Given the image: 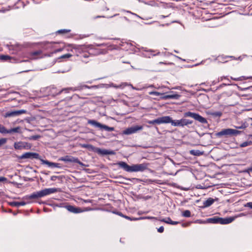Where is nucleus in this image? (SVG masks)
Instances as JSON below:
<instances>
[{"label": "nucleus", "mask_w": 252, "mask_h": 252, "mask_svg": "<svg viewBox=\"0 0 252 252\" xmlns=\"http://www.w3.org/2000/svg\"><path fill=\"white\" fill-rule=\"evenodd\" d=\"M117 164L120 168L128 172H143L148 169L149 165V163H143L141 164H133L130 166L124 161L118 162L117 163Z\"/></svg>", "instance_id": "nucleus-1"}, {"label": "nucleus", "mask_w": 252, "mask_h": 252, "mask_svg": "<svg viewBox=\"0 0 252 252\" xmlns=\"http://www.w3.org/2000/svg\"><path fill=\"white\" fill-rule=\"evenodd\" d=\"M61 191V189L60 188L45 189L38 191L34 192L30 195H27L25 197V199L27 200L38 199Z\"/></svg>", "instance_id": "nucleus-2"}, {"label": "nucleus", "mask_w": 252, "mask_h": 252, "mask_svg": "<svg viewBox=\"0 0 252 252\" xmlns=\"http://www.w3.org/2000/svg\"><path fill=\"white\" fill-rule=\"evenodd\" d=\"M72 51L74 52L77 56H80L84 59L89 58L91 54L88 52V48L85 45H75Z\"/></svg>", "instance_id": "nucleus-3"}, {"label": "nucleus", "mask_w": 252, "mask_h": 252, "mask_svg": "<svg viewBox=\"0 0 252 252\" xmlns=\"http://www.w3.org/2000/svg\"><path fill=\"white\" fill-rule=\"evenodd\" d=\"M84 88H90V87L87 85H83L82 86H78L75 88L70 87L64 88L61 90H57L56 88L53 87L51 90V92L53 95H56L61 94L63 92L67 93H68L69 91H75L77 90H81Z\"/></svg>", "instance_id": "nucleus-4"}, {"label": "nucleus", "mask_w": 252, "mask_h": 252, "mask_svg": "<svg viewBox=\"0 0 252 252\" xmlns=\"http://www.w3.org/2000/svg\"><path fill=\"white\" fill-rule=\"evenodd\" d=\"M242 131L232 128H225L222 129L220 131L216 133V136L218 137H221L222 136L228 137L233 135L240 134Z\"/></svg>", "instance_id": "nucleus-5"}, {"label": "nucleus", "mask_w": 252, "mask_h": 252, "mask_svg": "<svg viewBox=\"0 0 252 252\" xmlns=\"http://www.w3.org/2000/svg\"><path fill=\"white\" fill-rule=\"evenodd\" d=\"M0 133L3 134H12L15 133H22V128L20 126H17L15 127L11 128L9 129H7L3 125L0 124Z\"/></svg>", "instance_id": "nucleus-6"}, {"label": "nucleus", "mask_w": 252, "mask_h": 252, "mask_svg": "<svg viewBox=\"0 0 252 252\" xmlns=\"http://www.w3.org/2000/svg\"><path fill=\"white\" fill-rule=\"evenodd\" d=\"M184 116L186 117H191L203 124H207L208 123L207 120L205 118L197 113L189 111L185 113Z\"/></svg>", "instance_id": "nucleus-7"}, {"label": "nucleus", "mask_w": 252, "mask_h": 252, "mask_svg": "<svg viewBox=\"0 0 252 252\" xmlns=\"http://www.w3.org/2000/svg\"><path fill=\"white\" fill-rule=\"evenodd\" d=\"M88 123L95 127H99L101 129H104L107 131H113L114 130V128L113 127H109L106 125H102L94 120H89Z\"/></svg>", "instance_id": "nucleus-8"}, {"label": "nucleus", "mask_w": 252, "mask_h": 252, "mask_svg": "<svg viewBox=\"0 0 252 252\" xmlns=\"http://www.w3.org/2000/svg\"><path fill=\"white\" fill-rule=\"evenodd\" d=\"M149 94L150 95H155L156 96H159L160 95H163L161 98L162 99H178L179 98L180 95L178 94H168V95H164L163 93H160L158 92L153 91L150 92L149 93Z\"/></svg>", "instance_id": "nucleus-9"}, {"label": "nucleus", "mask_w": 252, "mask_h": 252, "mask_svg": "<svg viewBox=\"0 0 252 252\" xmlns=\"http://www.w3.org/2000/svg\"><path fill=\"white\" fill-rule=\"evenodd\" d=\"M173 123V126L184 127L185 126H188L189 125H191L193 123V121L185 118H182L180 120H174V122Z\"/></svg>", "instance_id": "nucleus-10"}, {"label": "nucleus", "mask_w": 252, "mask_h": 252, "mask_svg": "<svg viewBox=\"0 0 252 252\" xmlns=\"http://www.w3.org/2000/svg\"><path fill=\"white\" fill-rule=\"evenodd\" d=\"M58 160L65 162L76 163L81 166L85 165L81 161L79 160L77 158H75L71 156H65L64 157H61L59 158Z\"/></svg>", "instance_id": "nucleus-11"}, {"label": "nucleus", "mask_w": 252, "mask_h": 252, "mask_svg": "<svg viewBox=\"0 0 252 252\" xmlns=\"http://www.w3.org/2000/svg\"><path fill=\"white\" fill-rule=\"evenodd\" d=\"M27 112V111L26 110H24V109L14 110V111H9L6 112L4 114V117L5 118L15 117V116H18L24 114H26Z\"/></svg>", "instance_id": "nucleus-12"}, {"label": "nucleus", "mask_w": 252, "mask_h": 252, "mask_svg": "<svg viewBox=\"0 0 252 252\" xmlns=\"http://www.w3.org/2000/svg\"><path fill=\"white\" fill-rule=\"evenodd\" d=\"M143 128L142 126H134L126 129L123 131V133L126 135H130L137 132L139 130H141Z\"/></svg>", "instance_id": "nucleus-13"}, {"label": "nucleus", "mask_w": 252, "mask_h": 252, "mask_svg": "<svg viewBox=\"0 0 252 252\" xmlns=\"http://www.w3.org/2000/svg\"><path fill=\"white\" fill-rule=\"evenodd\" d=\"M14 148L16 150L26 149L28 150L31 149L32 145L30 143L25 142H17L14 143Z\"/></svg>", "instance_id": "nucleus-14"}, {"label": "nucleus", "mask_w": 252, "mask_h": 252, "mask_svg": "<svg viewBox=\"0 0 252 252\" xmlns=\"http://www.w3.org/2000/svg\"><path fill=\"white\" fill-rule=\"evenodd\" d=\"M20 158L21 159H38L41 160L40 157L39 155L36 153L27 152L22 155Z\"/></svg>", "instance_id": "nucleus-15"}, {"label": "nucleus", "mask_w": 252, "mask_h": 252, "mask_svg": "<svg viewBox=\"0 0 252 252\" xmlns=\"http://www.w3.org/2000/svg\"><path fill=\"white\" fill-rule=\"evenodd\" d=\"M158 125L170 123L173 126L174 120L170 116H163L158 118Z\"/></svg>", "instance_id": "nucleus-16"}, {"label": "nucleus", "mask_w": 252, "mask_h": 252, "mask_svg": "<svg viewBox=\"0 0 252 252\" xmlns=\"http://www.w3.org/2000/svg\"><path fill=\"white\" fill-rule=\"evenodd\" d=\"M95 152L101 155H113L115 154V152L112 150L101 149L100 148H97Z\"/></svg>", "instance_id": "nucleus-17"}, {"label": "nucleus", "mask_w": 252, "mask_h": 252, "mask_svg": "<svg viewBox=\"0 0 252 252\" xmlns=\"http://www.w3.org/2000/svg\"><path fill=\"white\" fill-rule=\"evenodd\" d=\"M41 161L42 164H46L52 168H61L62 167L61 164L59 163L52 162L44 159H41Z\"/></svg>", "instance_id": "nucleus-18"}, {"label": "nucleus", "mask_w": 252, "mask_h": 252, "mask_svg": "<svg viewBox=\"0 0 252 252\" xmlns=\"http://www.w3.org/2000/svg\"><path fill=\"white\" fill-rule=\"evenodd\" d=\"M65 208L71 213L77 214L82 212V210L80 208L76 207L72 205H66Z\"/></svg>", "instance_id": "nucleus-19"}, {"label": "nucleus", "mask_w": 252, "mask_h": 252, "mask_svg": "<svg viewBox=\"0 0 252 252\" xmlns=\"http://www.w3.org/2000/svg\"><path fill=\"white\" fill-rule=\"evenodd\" d=\"M234 217H228V218H219V224H227L232 222L233 220H234Z\"/></svg>", "instance_id": "nucleus-20"}, {"label": "nucleus", "mask_w": 252, "mask_h": 252, "mask_svg": "<svg viewBox=\"0 0 252 252\" xmlns=\"http://www.w3.org/2000/svg\"><path fill=\"white\" fill-rule=\"evenodd\" d=\"M0 59L2 61H10L11 63H15V60L13 59L12 57L8 56V55H1L0 56Z\"/></svg>", "instance_id": "nucleus-21"}, {"label": "nucleus", "mask_w": 252, "mask_h": 252, "mask_svg": "<svg viewBox=\"0 0 252 252\" xmlns=\"http://www.w3.org/2000/svg\"><path fill=\"white\" fill-rule=\"evenodd\" d=\"M215 202V200L212 198H209L203 202V205L205 207L210 206Z\"/></svg>", "instance_id": "nucleus-22"}, {"label": "nucleus", "mask_w": 252, "mask_h": 252, "mask_svg": "<svg viewBox=\"0 0 252 252\" xmlns=\"http://www.w3.org/2000/svg\"><path fill=\"white\" fill-rule=\"evenodd\" d=\"M10 204L12 206L18 207L21 206L25 205L26 204V203L24 201H21V202L13 201V202H10Z\"/></svg>", "instance_id": "nucleus-23"}, {"label": "nucleus", "mask_w": 252, "mask_h": 252, "mask_svg": "<svg viewBox=\"0 0 252 252\" xmlns=\"http://www.w3.org/2000/svg\"><path fill=\"white\" fill-rule=\"evenodd\" d=\"M251 78H252V76L246 77L244 76H242L238 77V78H234L233 77H231V79L235 80V81H243V80H247L248 79H251Z\"/></svg>", "instance_id": "nucleus-24"}, {"label": "nucleus", "mask_w": 252, "mask_h": 252, "mask_svg": "<svg viewBox=\"0 0 252 252\" xmlns=\"http://www.w3.org/2000/svg\"><path fill=\"white\" fill-rule=\"evenodd\" d=\"M219 217H215L209 218L207 220V221L212 223H219Z\"/></svg>", "instance_id": "nucleus-25"}, {"label": "nucleus", "mask_w": 252, "mask_h": 252, "mask_svg": "<svg viewBox=\"0 0 252 252\" xmlns=\"http://www.w3.org/2000/svg\"><path fill=\"white\" fill-rule=\"evenodd\" d=\"M252 145V141H245L243 142L240 145V147L241 148L245 147L248 146H251Z\"/></svg>", "instance_id": "nucleus-26"}, {"label": "nucleus", "mask_w": 252, "mask_h": 252, "mask_svg": "<svg viewBox=\"0 0 252 252\" xmlns=\"http://www.w3.org/2000/svg\"><path fill=\"white\" fill-rule=\"evenodd\" d=\"M190 154L193 156H200L202 154V153L199 150H192L190 151Z\"/></svg>", "instance_id": "nucleus-27"}, {"label": "nucleus", "mask_w": 252, "mask_h": 252, "mask_svg": "<svg viewBox=\"0 0 252 252\" xmlns=\"http://www.w3.org/2000/svg\"><path fill=\"white\" fill-rule=\"evenodd\" d=\"M222 113L220 111L214 112L211 113V115L214 117H220L222 115Z\"/></svg>", "instance_id": "nucleus-28"}, {"label": "nucleus", "mask_w": 252, "mask_h": 252, "mask_svg": "<svg viewBox=\"0 0 252 252\" xmlns=\"http://www.w3.org/2000/svg\"><path fill=\"white\" fill-rule=\"evenodd\" d=\"M182 215L184 217H190L191 216V213L189 210H186L183 212Z\"/></svg>", "instance_id": "nucleus-29"}, {"label": "nucleus", "mask_w": 252, "mask_h": 252, "mask_svg": "<svg viewBox=\"0 0 252 252\" xmlns=\"http://www.w3.org/2000/svg\"><path fill=\"white\" fill-rule=\"evenodd\" d=\"M40 137H41V136L39 135H32V136H31L28 137V139L31 140H36L39 139Z\"/></svg>", "instance_id": "nucleus-30"}, {"label": "nucleus", "mask_w": 252, "mask_h": 252, "mask_svg": "<svg viewBox=\"0 0 252 252\" xmlns=\"http://www.w3.org/2000/svg\"><path fill=\"white\" fill-rule=\"evenodd\" d=\"M148 124H152V125H155V124H158V118L152 120V121H148L147 122Z\"/></svg>", "instance_id": "nucleus-31"}, {"label": "nucleus", "mask_w": 252, "mask_h": 252, "mask_svg": "<svg viewBox=\"0 0 252 252\" xmlns=\"http://www.w3.org/2000/svg\"><path fill=\"white\" fill-rule=\"evenodd\" d=\"M160 221L168 224H170V222H172V220L169 217L161 220Z\"/></svg>", "instance_id": "nucleus-32"}, {"label": "nucleus", "mask_w": 252, "mask_h": 252, "mask_svg": "<svg viewBox=\"0 0 252 252\" xmlns=\"http://www.w3.org/2000/svg\"><path fill=\"white\" fill-rule=\"evenodd\" d=\"M42 51L41 50H37L36 51L32 52L31 53V55L32 56H37L41 54Z\"/></svg>", "instance_id": "nucleus-33"}, {"label": "nucleus", "mask_w": 252, "mask_h": 252, "mask_svg": "<svg viewBox=\"0 0 252 252\" xmlns=\"http://www.w3.org/2000/svg\"><path fill=\"white\" fill-rule=\"evenodd\" d=\"M70 32V30H66V29H63V30H60L57 31V33H67Z\"/></svg>", "instance_id": "nucleus-34"}, {"label": "nucleus", "mask_w": 252, "mask_h": 252, "mask_svg": "<svg viewBox=\"0 0 252 252\" xmlns=\"http://www.w3.org/2000/svg\"><path fill=\"white\" fill-rule=\"evenodd\" d=\"M7 139L5 138H2L0 139V147L6 143Z\"/></svg>", "instance_id": "nucleus-35"}, {"label": "nucleus", "mask_w": 252, "mask_h": 252, "mask_svg": "<svg viewBox=\"0 0 252 252\" xmlns=\"http://www.w3.org/2000/svg\"><path fill=\"white\" fill-rule=\"evenodd\" d=\"M245 206L246 207H249L252 209V202H249L247 203V204L245 205Z\"/></svg>", "instance_id": "nucleus-36"}, {"label": "nucleus", "mask_w": 252, "mask_h": 252, "mask_svg": "<svg viewBox=\"0 0 252 252\" xmlns=\"http://www.w3.org/2000/svg\"><path fill=\"white\" fill-rule=\"evenodd\" d=\"M72 55L70 54H66L61 56V58H68L71 57Z\"/></svg>", "instance_id": "nucleus-37"}, {"label": "nucleus", "mask_w": 252, "mask_h": 252, "mask_svg": "<svg viewBox=\"0 0 252 252\" xmlns=\"http://www.w3.org/2000/svg\"><path fill=\"white\" fill-rule=\"evenodd\" d=\"M82 147L86 148H93V146L90 144H83L82 145Z\"/></svg>", "instance_id": "nucleus-38"}, {"label": "nucleus", "mask_w": 252, "mask_h": 252, "mask_svg": "<svg viewBox=\"0 0 252 252\" xmlns=\"http://www.w3.org/2000/svg\"><path fill=\"white\" fill-rule=\"evenodd\" d=\"M251 172H252V166L248 168L244 171V172L248 173L250 174Z\"/></svg>", "instance_id": "nucleus-39"}, {"label": "nucleus", "mask_w": 252, "mask_h": 252, "mask_svg": "<svg viewBox=\"0 0 252 252\" xmlns=\"http://www.w3.org/2000/svg\"><path fill=\"white\" fill-rule=\"evenodd\" d=\"M164 231V227L163 226H161L158 229V231L159 233H162Z\"/></svg>", "instance_id": "nucleus-40"}, {"label": "nucleus", "mask_w": 252, "mask_h": 252, "mask_svg": "<svg viewBox=\"0 0 252 252\" xmlns=\"http://www.w3.org/2000/svg\"><path fill=\"white\" fill-rule=\"evenodd\" d=\"M7 178L4 177H0V182L7 181Z\"/></svg>", "instance_id": "nucleus-41"}, {"label": "nucleus", "mask_w": 252, "mask_h": 252, "mask_svg": "<svg viewBox=\"0 0 252 252\" xmlns=\"http://www.w3.org/2000/svg\"><path fill=\"white\" fill-rule=\"evenodd\" d=\"M246 127V126L244 124L240 126L236 127V128H238V129H244V128H245Z\"/></svg>", "instance_id": "nucleus-42"}, {"label": "nucleus", "mask_w": 252, "mask_h": 252, "mask_svg": "<svg viewBox=\"0 0 252 252\" xmlns=\"http://www.w3.org/2000/svg\"><path fill=\"white\" fill-rule=\"evenodd\" d=\"M251 89H252V86H250V87H247V88H243V89H241V90L245 91V90H251Z\"/></svg>", "instance_id": "nucleus-43"}, {"label": "nucleus", "mask_w": 252, "mask_h": 252, "mask_svg": "<svg viewBox=\"0 0 252 252\" xmlns=\"http://www.w3.org/2000/svg\"><path fill=\"white\" fill-rule=\"evenodd\" d=\"M142 218H131L130 220H139L142 219Z\"/></svg>", "instance_id": "nucleus-44"}, {"label": "nucleus", "mask_w": 252, "mask_h": 252, "mask_svg": "<svg viewBox=\"0 0 252 252\" xmlns=\"http://www.w3.org/2000/svg\"><path fill=\"white\" fill-rule=\"evenodd\" d=\"M178 223H179V221H173V220H172V222H170V224H172V225H176Z\"/></svg>", "instance_id": "nucleus-45"}, {"label": "nucleus", "mask_w": 252, "mask_h": 252, "mask_svg": "<svg viewBox=\"0 0 252 252\" xmlns=\"http://www.w3.org/2000/svg\"><path fill=\"white\" fill-rule=\"evenodd\" d=\"M116 214L124 218V216H125L124 215H123L121 212H117V213H115Z\"/></svg>", "instance_id": "nucleus-46"}, {"label": "nucleus", "mask_w": 252, "mask_h": 252, "mask_svg": "<svg viewBox=\"0 0 252 252\" xmlns=\"http://www.w3.org/2000/svg\"><path fill=\"white\" fill-rule=\"evenodd\" d=\"M123 85H123H120L119 86H116V85H114V84H112V86L113 87L116 88H120V87H121Z\"/></svg>", "instance_id": "nucleus-47"}, {"label": "nucleus", "mask_w": 252, "mask_h": 252, "mask_svg": "<svg viewBox=\"0 0 252 252\" xmlns=\"http://www.w3.org/2000/svg\"><path fill=\"white\" fill-rule=\"evenodd\" d=\"M124 218L127 219V220H130V219H131V218L128 217V216H124Z\"/></svg>", "instance_id": "nucleus-48"}, {"label": "nucleus", "mask_w": 252, "mask_h": 252, "mask_svg": "<svg viewBox=\"0 0 252 252\" xmlns=\"http://www.w3.org/2000/svg\"><path fill=\"white\" fill-rule=\"evenodd\" d=\"M127 12H129V13H130L131 14H133V15H135V16H137V17H138L140 18V17H139L138 15H137L136 14H135V13H132V12H129V11H127Z\"/></svg>", "instance_id": "nucleus-49"}, {"label": "nucleus", "mask_w": 252, "mask_h": 252, "mask_svg": "<svg viewBox=\"0 0 252 252\" xmlns=\"http://www.w3.org/2000/svg\"><path fill=\"white\" fill-rule=\"evenodd\" d=\"M62 50H63V49L61 48V49H57V50L56 51V52H61V51H62Z\"/></svg>", "instance_id": "nucleus-50"}, {"label": "nucleus", "mask_w": 252, "mask_h": 252, "mask_svg": "<svg viewBox=\"0 0 252 252\" xmlns=\"http://www.w3.org/2000/svg\"><path fill=\"white\" fill-rule=\"evenodd\" d=\"M82 61H83V62L86 63H88V62H89V61H86V60H82Z\"/></svg>", "instance_id": "nucleus-51"}, {"label": "nucleus", "mask_w": 252, "mask_h": 252, "mask_svg": "<svg viewBox=\"0 0 252 252\" xmlns=\"http://www.w3.org/2000/svg\"><path fill=\"white\" fill-rule=\"evenodd\" d=\"M119 15V14H116L114 15L113 16H111V17H110V18H111V17H114V16H117V15Z\"/></svg>", "instance_id": "nucleus-52"}, {"label": "nucleus", "mask_w": 252, "mask_h": 252, "mask_svg": "<svg viewBox=\"0 0 252 252\" xmlns=\"http://www.w3.org/2000/svg\"><path fill=\"white\" fill-rule=\"evenodd\" d=\"M100 17H104V16H97L96 18H100Z\"/></svg>", "instance_id": "nucleus-53"}, {"label": "nucleus", "mask_w": 252, "mask_h": 252, "mask_svg": "<svg viewBox=\"0 0 252 252\" xmlns=\"http://www.w3.org/2000/svg\"><path fill=\"white\" fill-rule=\"evenodd\" d=\"M28 61H22L21 62H28Z\"/></svg>", "instance_id": "nucleus-54"}, {"label": "nucleus", "mask_w": 252, "mask_h": 252, "mask_svg": "<svg viewBox=\"0 0 252 252\" xmlns=\"http://www.w3.org/2000/svg\"><path fill=\"white\" fill-rule=\"evenodd\" d=\"M161 16H162V18H165V17H166V16H163V15H162Z\"/></svg>", "instance_id": "nucleus-55"}, {"label": "nucleus", "mask_w": 252, "mask_h": 252, "mask_svg": "<svg viewBox=\"0 0 252 252\" xmlns=\"http://www.w3.org/2000/svg\"><path fill=\"white\" fill-rule=\"evenodd\" d=\"M154 87V85H153L150 86V87Z\"/></svg>", "instance_id": "nucleus-56"}, {"label": "nucleus", "mask_w": 252, "mask_h": 252, "mask_svg": "<svg viewBox=\"0 0 252 252\" xmlns=\"http://www.w3.org/2000/svg\"><path fill=\"white\" fill-rule=\"evenodd\" d=\"M149 218H150V217ZM150 219H155V218H154V217H150Z\"/></svg>", "instance_id": "nucleus-57"}, {"label": "nucleus", "mask_w": 252, "mask_h": 252, "mask_svg": "<svg viewBox=\"0 0 252 252\" xmlns=\"http://www.w3.org/2000/svg\"><path fill=\"white\" fill-rule=\"evenodd\" d=\"M29 70H26L24 72H28Z\"/></svg>", "instance_id": "nucleus-58"}, {"label": "nucleus", "mask_w": 252, "mask_h": 252, "mask_svg": "<svg viewBox=\"0 0 252 252\" xmlns=\"http://www.w3.org/2000/svg\"><path fill=\"white\" fill-rule=\"evenodd\" d=\"M53 177H52V180H53Z\"/></svg>", "instance_id": "nucleus-59"}]
</instances>
